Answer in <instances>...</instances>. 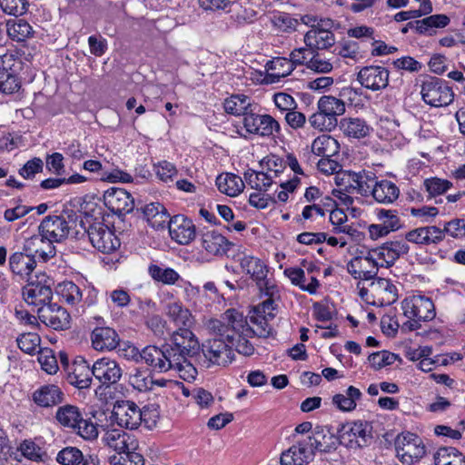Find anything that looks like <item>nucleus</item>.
I'll use <instances>...</instances> for the list:
<instances>
[{"label": "nucleus", "mask_w": 465, "mask_h": 465, "mask_svg": "<svg viewBox=\"0 0 465 465\" xmlns=\"http://www.w3.org/2000/svg\"><path fill=\"white\" fill-rule=\"evenodd\" d=\"M309 124L316 130L330 132L336 126L337 120L318 110L309 117Z\"/></svg>", "instance_id": "58"}, {"label": "nucleus", "mask_w": 465, "mask_h": 465, "mask_svg": "<svg viewBox=\"0 0 465 465\" xmlns=\"http://www.w3.org/2000/svg\"><path fill=\"white\" fill-rule=\"evenodd\" d=\"M292 63L285 57H275L268 61L265 64L266 83H275L281 78L288 76L293 71Z\"/></svg>", "instance_id": "34"}, {"label": "nucleus", "mask_w": 465, "mask_h": 465, "mask_svg": "<svg viewBox=\"0 0 465 465\" xmlns=\"http://www.w3.org/2000/svg\"><path fill=\"white\" fill-rule=\"evenodd\" d=\"M397 457L403 463L412 464L420 460L426 452L422 440L416 434L403 432L395 440Z\"/></svg>", "instance_id": "7"}, {"label": "nucleus", "mask_w": 465, "mask_h": 465, "mask_svg": "<svg viewBox=\"0 0 465 465\" xmlns=\"http://www.w3.org/2000/svg\"><path fill=\"white\" fill-rule=\"evenodd\" d=\"M311 450L313 454L317 451L327 452L335 448L337 439L333 434L325 432L322 429L313 430L310 435L305 437Z\"/></svg>", "instance_id": "33"}, {"label": "nucleus", "mask_w": 465, "mask_h": 465, "mask_svg": "<svg viewBox=\"0 0 465 465\" xmlns=\"http://www.w3.org/2000/svg\"><path fill=\"white\" fill-rule=\"evenodd\" d=\"M206 327L212 332L229 341H233L236 336L249 335L254 332L248 325L243 314L235 309L227 310L219 319L209 320Z\"/></svg>", "instance_id": "2"}, {"label": "nucleus", "mask_w": 465, "mask_h": 465, "mask_svg": "<svg viewBox=\"0 0 465 465\" xmlns=\"http://www.w3.org/2000/svg\"><path fill=\"white\" fill-rule=\"evenodd\" d=\"M172 347L170 352L173 357L196 355L200 351L198 339L192 331L180 328L172 334Z\"/></svg>", "instance_id": "16"}, {"label": "nucleus", "mask_w": 465, "mask_h": 465, "mask_svg": "<svg viewBox=\"0 0 465 465\" xmlns=\"http://www.w3.org/2000/svg\"><path fill=\"white\" fill-rule=\"evenodd\" d=\"M136 450H126L116 452L109 459L111 465H143V456Z\"/></svg>", "instance_id": "56"}, {"label": "nucleus", "mask_w": 465, "mask_h": 465, "mask_svg": "<svg viewBox=\"0 0 465 465\" xmlns=\"http://www.w3.org/2000/svg\"><path fill=\"white\" fill-rule=\"evenodd\" d=\"M91 341L96 351L113 350L118 345V335L109 327L95 328L91 334Z\"/></svg>", "instance_id": "35"}, {"label": "nucleus", "mask_w": 465, "mask_h": 465, "mask_svg": "<svg viewBox=\"0 0 465 465\" xmlns=\"http://www.w3.org/2000/svg\"><path fill=\"white\" fill-rule=\"evenodd\" d=\"M242 124L248 134L270 136L280 130L279 123L269 114H258L254 108L242 118Z\"/></svg>", "instance_id": "15"}, {"label": "nucleus", "mask_w": 465, "mask_h": 465, "mask_svg": "<svg viewBox=\"0 0 465 465\" xmlns=\"http://www.w3.org/2000/svg\"><path fill=\"white\" fill-rule=\"evenodd\" d=\"M204 357L213 364L227 366L234 360L232 349L222 338L208 340L203 347Z\"/></svg>", "instance_id": "18"}, {"label": "nucleus", "mask_w": 465, "mask_h": 465, "mask_svg": "<svg viewBox=\"0 0 465 465\" xmlns=\"http://www.w3.org/2000/svg\"><path fill=\"white\" fill-rule=\"evenodd\" d=\"M8 36L16 42H23L34 35L31 25L24 19H9L6 22Z\"/></svg>", "instance_id": "45"}, {"label": "nucleus", "mask_w": 465, "mask_h": 465, "mask_svg": "<svg viewBox=\"0 0 465 465\" xmlns=\"http://www.w3.org/2000/svg\"><path fill=\"white\" fill-rule=\"evenodd\" d=\"M39 233L26 242V248L44 261L55 254L54 243L65 240L70 232L68 221L61 215L45 217L38 227Z\"/></svg>", "instance_id": "1"}, {"label": "nucleus", "mask_w": 465, "mask_h": 465, "mask_svg": "<svg viewBox=\"0 0 465 465\" xmlns=\"http://www.w3.org/2000/svg\"><path fill=\"white\" fill-rule=\"evenodd\" d=\"M19 450L24 457L34 461L44 460L46 456L43 449L32 440H24L20 444Z\"/></svg>", "instance_id": "62"}, {"label": "nucleus", "mask_w": 465, "mask_h": 465, "mask_svg": "<svg viewBox=\"0 0 465 465\" xmlns=\"http://www.w3.org/2000/svg\"><path fill=\"white\" fill-rule=\"evenodd\" d=\"M370 291L376 300V305H390L398 299V288L390 280L378 278L370 283Z\"/></svg>", "instance_id": "23"}, {"label": "nucleus", "mask_w": 465, "mask_h": 465, "mask_svg": "<svg viewBox=\"0 0 465 465\" xmlns=\"http://www.w3.org/2000/svg\"><path fill=\"white\" fill-rule=\"evenodd\" d=\"M339 126L346 137L353 139L365 138L372 130L367 122L360 117H344L340 121Z\"/></svg>", "instance_id": "31"}, {"label": "nucleus", "mask_w": 465, "mask_h": 465, "mask_svg": "<svg viewBox=\"0 0 465 465\" xmlns=\"http://www.w3.org/2000/svg\"><path fill=\"white\" fill-rule=\"evenodd\" d=\"M329 220L333 227V232L337 233H345L352 238H357L360 232L352 226L347 224V214L343 210L336 208L330 213Z\"/></svg>", "instance_id": "48"}, {"label": "nucleus", "mask_w": 465, "mask_h": 465, "mask_svg": "<svg viewBox=\"0 0 465 465\" xmlns=\"http://www.w3.org/2000/svg\"><path fill=\"white\" fill-rule=\"evenodd\" d=\"M361 397V391L354 386H350L343 392L335 394L332 397L331 402L339 411L349 412L355 410L357 401H359Z\"/></svg>", "instance_id": "39"}, {"label": "nucleus", "mask_w": 465, "mask_h": 465, "mask_svg": "<svg viewBox=\"0 0 465 465\" xmlns=\"http://www.w3.org/2000/svg\"><path fill=\"white\" fill-rule=\"evenodd\" d=\"M87 232L92 245L101 252L111 253L120 247V240L114 232L102 223L92 224Z\"/></svg>", "instance_id": "11"}, {"label": "nucleus", "mask_w": 465, "mask_h": 465, "mask_svg": "<svg viewBox=\"0 0 465 465\" xmlns=\"http://www.w3.org/2000/svg\"><path fill=\"white\" fill-rule=\"evenodd\" d=\"M336 188L349 193H362V176L357 173L341 171L334 177Z\"/></svg>", "instance_id": "41"}, {"label": "nucleus", "mask_w": 465, "mask_h": 465, "mask_svg": "<svg viewBox=\"0 0 465 465\" xmlns=\"http://www.w3.org/2000/svg\"><path fill=\"white\" fill-rule=\"evenodd\" d=\"M396 360L397 355L387 351H381L371 353L368 358L370 365L375 370H380L386 366L391 365L395 362Z\"/></svg>", "instance_id": "61"}, {"label": "nucleus", "mask_w": 465, "mask_h": 465, "mask_svg": "<svg viewBox=\"0 0 465 465\" xmlns=\"http://www.w3.org/2000/svg\"><path fill=\"white\" fill-rule=\"evenodd\" d=\"M18 347L28 354L39 352L41 339L35 332H25L17 338Z\"/></svg>", "instance_id": "57"}, {"label": "nucleus", "mask_w": 465, "mask_h": 465, "mask_svg": "<svg viewBox=\"0 0 465 465\" xmlns=\"http://www.w3.org/2000/svg\"><path fill=\"white\" fill-rule=\"evenodd\" d=\"M56 293L70 305L90 306L96 302L97 291L94 287L82 290L73 282H63L56 286Z\"/></svg>", "instance_id": "8"}, {"label": "nucleus", "mask_w": 465, "mask_h": 465, "mask_svg": "<svg viewBox=\"0 0 465 465\" xmlns=\"http://www.w3.org/2000/svg\"><path fill=\"white\" fill-rule=\"evenodd\" d=\"M37 312L40 321L54 330H63L69 326L70 315L64 308L48 303L38 308Z\"/></svg>", "instance_id": "21"}, {"label": "nucleus", "mask_w": 465, "mask_h": 465, "mask_svg": "<svg viewBox=\"0 0 465 465\" xmlns=\"http://www.w3.org/2000/svg\"><path fill=\"white\" fill-rule=\"evenodd\" d=\"M103 440L116 452L126 450H136L138 447V441L134 435L119 429L107 430L103 437Z\"/></svg>", "instance_id": "28"}, {"label": "nucleus", "mask_w": 465, "mask_h": 465, "mask_svg": "<svg viewBox=\"0 0 465 465\" xmlns=\"http://www.w3.org/2000/svg\"><path fill=\"white\" fill-rule=\"evenodd\" d=\"M283 274L292 285L310 294H316L321 287L319 280L314 275H312L309 282H306L304 270L301 267H288L284 269Z\"/></svg>", "instance_id": "29"}, {"label": "nucleus", "mask_w": 465, "mask_h": 465, "mask_svg": "<svg viewBox=\"0 0 465 465\" xmlns=\"http://www.w3.org/2000/svg\"><path fill=\"white\" fill-rule=\"evenodd\" d=\"M389 71L379 65L366 66L358 74V81L362 86L372 91L384 89L389 84Z\"/></svg>", "instance_id": "19"}, {"label": "nucleus", "mask_w": 465, "mask_h": 465, "mask_svg": "<svg viewBox=\"0 0 465 465\" xmlns=\"http://www.w3.org/2000/svg\"><path fill=\"white\" fill-rule=\"evenodd\" d=\"M92 373L102 384L110 385L121 379L123 371L116 361L104 357L94 363Z\"/></svg>", "instance_id": "20"}, {"label": "nucleus", "mask_w": 465, "mask_h": 465, "mask_svg": "<svg viewBox=\"0 0 465 465\" xmlns=\"http://www.w3.org/2000/svg\"><path fill=\"white\" fill-rule=\"evenodd\" d=\"M143 214L148 224L155 230L163 229L166 224L169 225L171 218L164 206L159 203L146 204L143 209Z\"/></svg>", "instance_id": "38"}, {"label": "nucleus", "mask_w": 465, "mask_h": 465, "mask_svg": "<svg viewBox=\"0 0 465 465\" xmlns=\"http://www.w3.org/2000/svg\"><path fill=\"white\" fill-rule=\"evenodd\" d=\"M450 23L448 15L443 14L432 15L417 22V30L421 34L431 35L435 29L444 28Z\"/></svg>", "instance_id": "52"}, {"label": "nucleus", "mask_w": 465, "mask_h": 465, "mask_svg": "<svg viewBox=\"0 0 465 465\" xmlns=\"http://www.w3.org/2000/svg\"><path fill=\"white\" fill-rule=\"evenodd\" d=\"M347 251L353 256L347 263V272L354 279L371 280L377 274V262L370 250L365 252L356 244H350Z\"/></svg>", "instance_id": "6"}, {"label": "nucleus", "mask_w": 465, "mask_h": 465, "mask_svg": "<svg viewBox=\"0 0 465 465\" xmlns=\"http://www.w3.org/2000/svg\"><path fill=\"white\" fill-rule=\"evenodd\" d=\"M403 315L408 319L402 324V328L408 331H415L420 327L421 322H429L435 318V307L432 301L421 294H411L401 302Z\"/></svg>", "instance_id": "3"}, {"label": "nucleus", "mask_w": 465, "mask_h": 465, "mask_svg": "<svg viewBox=\"0 0 465 465\" xmlns=\"http://www.w3.org/2000/svg\"><path fill=\"white\" fill-rule=\"evenodd\" d=\"M64 393L55 384H46L39 387L33 393L34 402L44 408L57 405L63 401Z\"/></svg>", "instance_id": "30"}, {"label": "nucleus", "mask_w": 465, "mask_h": 465, "mask_svg": "<svg viewBox=\"0 0 465 465\" xmlns=\"http://www.w3.org/2000/svg\"><path fill=\"white\" fill-rule=\"evenodd\" d=\"M400 190L394 183L381 180L372 189L373 198L381 203H391L399 197Z\"/></svg>", "instance_id": "43"}, {"label": "nucleus", "mask_w": 465, "mask_h": 465, "mask_svg": "<svg viewBox=\"0 0 465 465\" xmlns=\"http://www.w3.org/2000/svg\"><path fill=\"white\" fill-rule=\"evenodd\" d=\"M104 204L114 213H130L134 209V199L125 190L111 188L104 194Z\"/></svg>", "instance_id": "22"}, {"label": "nucleus", "mask_w": 465, "mask_h": 465, "mask_svg": "<svg viewBox=\"0 0 465 465\" xmlns=\"http://www.w3.org/2000/svg\"><path fill=\"white\" fill-rule=\"evenodd\" d=\"M240 264L242 269L255 281H263L267 275L266 265L257 257L243 254L240 259Z\"/></svg>", "instance_id": "46"}, {"label": "nucleus", "mask_w": 465, "mask_h": 465, "mask_svg": "<svg viewBox=\"0 0 465 465\" xmlns=\"http://www.w3.org/2000/svg\"><path fill=\"white\" fill-rule=\"evenodd\" d=\"M167 316L178 326H187L192 322V313L182 302L175 300L165 306Z\"/></svg>", "instance_id": "47"}, {"label": "nucleus", "mask_w": 465, "mask_h": 465, "mask_svg": "<svg viewBox=\"0 0 465 465\" xmlns=\"http://www.w3.org/2000/svg\"><path fill=\"white\" fill-rule=\"evenodd\" d=\"M331 28L332 26H320L310 29L303 37L305 45L312 51L331 47L335 42L334 35L331 31Z\"/></svg>", "instance_id": "27"}, {"label": "nucleus", "mask_w": 465, "mask_h": 465, "mask_svg": "<svg viewBox=\"0 0 465 465\" xmlns=\"http://www.w3.org/2000/svg\"><path fill=\"white\" fill-rule=\"evenodd\" d=\"M311 150L312 153L317 156H333L338 153L340 144L332 136L322 134L312 141Z\"/></svg>", "instance_id": "42"}, {"label": "nucleus", "mask_w": 465, "mask_h": 465, "mask_svg": "<svg viewBox=\"0 0 465 465\" xmlns=\"http://www.w3.org/2000/svg\"><path fill=\"white\" fill-rule=\"evenodd\" d=\"M261 168L273 183H277L276 179L285 169V162L276 155H269L261 161Z\"/></svg>", "instance_id": "54"}, {"label": "nucleus", "mask_w": 465, "mask_h": 465, "mask_svg": "<svg viewBox=\"0 0 465 465\" xmlns=\"http://www.w3.org/2000/svg\"><path fill=\"white\" fill-rule=\"evenodd\" d=\"M202 246L210 254L223 255L230 249L231 242L222 233L210 230L202 234Z\"/></svg>", "instance_id": "32"}, {"label": "nucleus", "mask_w": 465, "mask_h": 465, "mask_svg": "<svg viewBox=\"0 0 465 465\" xmlns=\"http://www.w3.org/2000/svg\"><path fill=\"white\" fill-rule=\"evenodd\" d=\"M52 285L53 281L45 272L30 275L23 289L25 302L39 308L47 305L53 295Z\"/></svg>", "instance_id": "5"}, {"label": "nucleus", "mask_w": 465, "mask_h": 465, "mask_svg": "<svg viewBox=\"0 0 465 465\" xmlns=\"http://www.w3.org/2000/svg\"><path fill=\"white\" fill-rule=\"evenodd\" d=\"M371 438V427L362 421L342 424L339 430L338 439L341 444L354 449L366 444Z\"/></svg>", "instance_id": "14"}, {"label": "nucleus", "mask_w": 465, "mask_h": 465, "mask_svg": "<svg viewBox=\"0 0 465 465\" xmlns=\"http://www.w3.org/2000/svg\"><path fill=\"white\" fill-rule=\"evenodd\" d=\"M173 356L169 350H163L156 346H147L142 351L141 361H144L153 370L165 372L170 370Z\"/></svg>", "instance_id": "25"}, {"label": "nucleus", "mask_w": 465, "mask_h": 465, "mask_svg": "<svg viewBox=\"0 0 465 465\" xmlns=\"http://www.w3.org/2000/svg\"><path fill=\"white\" fill-rule=\"evenodd\" d=\"M420 94L423 101L434 107L447 106L453 100L451 89L439 79L425 81Z\"/></svg>", "instance_id": "12"}, {"label": "nucleus", "mask_w": 465, "mask_h": 465, "mask_svg": "<svg viewBox=\"0 0 465 465\" xmlns=\"http://www.w3.org/2000/svg\"><path fill=\"white\" fill-rule=\"evenodd\" d=\"M306 67L317 74H329L333 70L334 63L331 59L316 54L306 62Z\"/></svg>", "instance_id": "60"}, {"label": "nucleus", "mask_w": 465, "mask_h": 465, "mask_svg": "<svg viewBox=\"0 0 465 465\" xmlns=\"http://www.w3.org/2000/svg\"><path fill=\"white\" fill-rule=\"evenodd\" d=\"M377 218L389 233L401 228V221L396 211L381 209L378 212Z\"/></svg>", "instance_id": "59"}, {"label": "nucleus", "mask_w": 465, "mask_h": 465, "mask_svg": "<svg viewBox=\"0 0 465 465\" xmlns=\"http://www.w3.org/2000/svg\"><path fill=\"white\" fill-rule=\"evenodd\" d=\"M9 265L15 273L29 277L33 275L35 261L31 255L15 252L10 257Z\"/></svg>", "instance_id": "49"}, {"label": "nucleus", "mask_w": 465, "mask_h": 465, "mask_svg": "<svg viewBox=\"0 0 465 465\" xmlns=\"http://www.w3.org/2000/svg\"><path fill=\"white\" fill-rule=\"evenodd\" d=\"M409 245L406 241L397 240L386 242L381 246L370 249L373 259L377 262V268L391 267L400 258L409 252Z\"/></svg>", "instance_id": "13"}, {"label": "nucleus", "mask_w": 465, "mask_h": 465, "mask_svg": "<svg viewBox=\"0 0 465 465\" xmlns=\"http://www.w3.org/2000/svg\"><path fill=\"white\" fill-rule=\"evenodd\" d=\"M436 465H465V456L462 452L452 447L440 448L435 455Z\"/></svg>", "instance_id": "51"}, {"label": "nucleus", "mask_w": 465, "mask_h": 465, "mask_svg": "<svg viewBox=\"0 0 465 465\" xmlns=\"http://www.w3.org/2000/svg\"><path fill=\"white\" fill-rule=\"evenodd\" d=\"M223 107L226 113L234 115H243L253 109L252 99L244 94H234L224 101Z\"/></svg>", "instance_id": "44"}, {"label": "nucleus", "mask_w": 465, "mask_h": 465, "mask_svg": "<svg viewBox=\"0 0 465 465\" xmlns=\"http://www.w3.org/2000/svg\"><path fill=\"white\" fill-rule=\"evenodd\" d=\"M130 385L138 391H153L160 394L163 388L180 386L173 380L153 378L146 370L135 369L129 376Z\"/></svg>", "instance_id": "10"}, {"label": "nucleus", "mask_w": 465, "mask_h": 465, "mask_svg": "<svg viewBox=\"0 0 465 465\" xmlns=\"http://www.w3.org/2000/svg\"><path fill=\"white\" fill-rule=\"evenodd\" d=\"M424 185L430 196H437L446 193L452 183L448 180L434 177L425 180Z\"/></svg>", "instance_id": "64"}, {"label": "nucleus", "mask_w": 465, "mask_h": 465, "mask_svg": "<svg viewBox=\"0 0 465 465\" xmlns=\"http://www.w3.org/2000/svg\"><path fill=\"white\" fill-rule=\"evenodd\" d=\"M56 460L63 465H99L96 457H84L82 451L74 447H66L60 450Z\"/></svg>", "instance_id": "36"}, {"label": "nucleus", "mask_w": 465, "mask_h": 465, "mask_svg": "<svg viewBox=\"0 0 465 465\" xmlns=\"http://www.w3.org/2000/svg\"><path fill=\"white\" fill-rule=\"evenodd\" d=\"M38 361L43 371L48 374H55L58 371L57 360L50 349L39 351Z\"/></svg>", "instance_id": "63"}, {"label": "nucleus", "mask_w": 465, "mask_h": 465, "mask_svg": "<svg viewBox=\"0 0 465 465\" xmlns=\"http://www.w3.org/2000/svg\"><path fill=\"white\" fill-rule=\"evenodd\" d=\"M55 419L63 427L73 429L80 437L94 440L98 437L97 425L90 420L83 419L77 406L66 404L57 409Z\"/></svg>", "instance_id": "4"}, {"label": "nucleus", "mask_w": 465, "mask_h": 465, "mask_svg": "<svg viewBox=\"0 0 465 465\" xmlns=\"http://www.w3.org/2000/svg\"><path fill=\"white\" fill-rule=\"evenodd\" d=\"M244 180L252 189L260 192L268 191L273 183L272 180L262 170L260 172L253 170L246 171L244 173Z\"/></svg>", "instance_id": "55"}, {"label": "nucleus", "mask_w": 465, "mask_h": 465, "mask_svg": "<svg viewBox=\"0 0 465 465\" xmlns=\"http://www.w3.org/2000/svg\"><path fill=\"white\" fill-rule=\"evenodd\" d=\"M216 186L220 193L230 197H235L243 191L244 182L234 173H224L217 176Z\"/></svg>", "instance_id": "37"}, {"label": "nucleus", "mask_w": 465, "mask_h": 465, "mask_svg": "<svg viewBox=\"0 0 465 465\" xmlns=\"http://www.w3.org/2000/svg\"><path fill=\"white\" fill-rule=\"evenodd\" d=\"M110 420L122 428L135 430L141 425V408L131 401H118L114 404Z\"/></svg>", "instance_id": "9"}, {"label": "nucleus", "mask_w": 465, "mask_h": 465, "mask_svg": "<svg viewBox=\"0 0 465 465\" xmlns=\"http://www.w3.org/2000/svg\"><path fill=\"white\" fill-rule=\"evenodd\" d=\"M318 110L328 114L332 119L342 115L346 111L345 103L333 95H323L317 103Z\"/></svg>", "instance_id": "50"}, {"label": "nucleus", "mask_w": 465, "mask_h": 465, "mask_svg": "<svg viewBox=\"0 0 465 465\" xmlns=\"http://www.w3.org/2000/svg\"><path fill=\"white\" fill-rule=\"evenodd\" d=\"M313 454L305 439L299 440L296 444L283 451L281 456L282 465H304L313 459Z\"/></svg>", "instance_id": "24"}, {"label": "nucleus", "mask_w": 465, "mask_h": 465, "mask_svg": "<svg viewBox=\"0 0 465 465\" xmlns=\"http://www.w3.org/2000/svg\"><path fill=\"white\" fill-rule=\"evenodd\" d=\"M187 357L188 356L173 357L170 370L175 371L181 379L186 381H192L195 379L197 371L193 363L187 360Z\"/></svg>", "instance_id": "53"}, {"label": "nucleus", "mask_w": 465, "mask_h": 465, "mask_svg": "<svg viewBox=\"0 0 465 465\" xmlns=\"http://www.w3.org/2000/svg\"><path fill=\"white\" fill-rule=\"evenodd\" d=\"M148 273L154 282L164 285H175L181 280L180 274L174 269L163 264H150Z\"/></svg>", "instance_id": "40"}, {"label": "nucleus", "mask_w": 465, "mask_h": 465, "mask_svg": "<svg viewBox=\"0 0 465 465\" xmlns=\"http://www.w3.org/2000/svg\"><path fill=\"white\" fill-rule=\"evenodd\" d=\"M168 229L171 239L181 245L190 244L196 237V227L193 222L183 214L172 217Z\"/></svg>", "instance_id": "17"}, {"label": "nucleus", "mask_w": 465, "mask_h": 465, "mask_svg": "<svg viewBox=\"0 0 465 465\" xmlns=\"http://www.w3.org/2000/svg\"><path fill=\"white\" fill-rule=\"evenodd\" d=\"M67 381L70 384L79 388L84 389L90 386L92 377V369H90L87 361L82 358L77 357L67 368Z\"/></svg>", "instance_id": "26"}]
</instances>
